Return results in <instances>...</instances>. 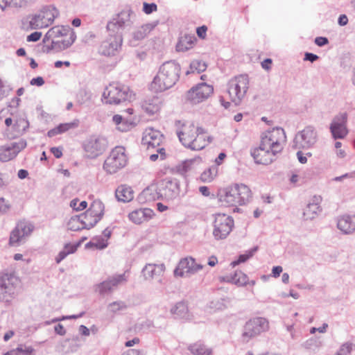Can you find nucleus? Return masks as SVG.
<instances>
[{
  "label": "nucleus",
  "instance_id": "1",
  "mask_svg": "<svg viewBox=\"0 0 355 355\" xmlns=\"http://www.w3.org/2000/svg\"><path fill=\"white\" fill-rule=\"evenodd\" d=\"M180 65L175 61L163 63L150 83V88L154 92H162L172 87L178 81L180 74Z\"/></svg>",
  "mask_w": 355,
  "mask_h": 355
},
{
  "label": "nucleus",
  "instance_id": "2",
  "mask_svg": "<svg viewBox=\"0 0 355 355\" xmlns=\"http://www.w3.org/2000/svg\"><path fill=\"white\" fill-rule=\"evenodd\" d=\"M251 198L252 192L247 185L236 184L223 191L220 196V200L229 206H235L245 205Z\"/></svg>",
  "mask_w": 355,
  "mask_h": 355
},
{
  "label": "nucleus",
  "instance_id": "3",
  "mask_svg": "<svg viewBox=\"0 0 355 355\" xmlns=\"http://www.w3.org/2000/svg\"><path fill=\"white\" fill-rule=\"evenodd\" d=\"M132 92L129 87L119 83H113L106 87L103 98L107 104L118 105L132 99Z\"/></svg>",
  "mask_w": 355,
  "mask_h": 355
},
{
  "label": "nucleus",
  "instance_id": "4",
  "mask_svg": "<svg viewBox=\"0 0 355 355\" xmlns=\"http://www.w3.org/2000/svg\"><path fill=\"white\" fill-rule=\"evenodd\" d=\"M17 279L8 274L0 275V304L8 308L18 295Z\"/></svg>",
  "mask_w": 355,
  "mask_h": 355
},
{
  "label": "nucleus",
  "instance_id": "5",
  "mask_svg": "<svg viewBox=\"0 0 355 355\" xmlns=\"http://www.w3.org/2000/svg\"><path fill=\"white\" fill-rule=\"evenodd\" d=\"M134 12L130 8H125L119 13L113 15L107 22L106 29L107 33H121L124 30H128L133 24Z\"/></svg>",
  "mask_w": 355,
  "mask_h": 355
},
{
  "label": "nucleus",
  "instance_id": "6",
  "mask_svg": "<svg viewBox=\"0 0 355 355\" xmlns=\"http://www.w3.org/2000/svg\"><path fill=\"white\" fill-rule=\"evenodd\" d=\"M286 142V132L283 128L279 127L266 130L261 135V143L262 145L277 154L282 153Z\"/></svg>",
  "mask_w": 355,
  "mask_h": 355
},
{
  "label": "nucleus",
  "instance_id": "7",
  "mask_svg": "<svg viewBox=\"0 0 355 355\" xmlns=\"http://www.w3.org/2000/svg\"><path fill=\"white\" fill-rule=\"evenodd\" d=\"M128 158L125 150L122 146H116L110 153L103 164V169L107 173L114 174L124 168L127 164Z\"/></svg>",
  "mask_w": 355,
  "mask_h": 355
},
{
  "label": "nucleus",
  "instance_id": "8",
  "mask_svg": "<svg viewBox=\"0 0 355 355\" xmlns=\"http://www.w3.org/2000/svg\"><path fill=\"white\" fill-rule=\"evenodd\" d=\"M249 85L248 76L242 74L231 79L228 83L227 92L232 102L239 105L245 96Z\"/></svg>",
  "mask_w": 355,
  "mask_h": 355
},
{
  "label": "nucleus",
  "instance_id": "9",
  "mask_svg": "<svg viewBox=\"0 0 355 355\" xmlns=\"http://www.w3.org/2000/svg\"><path fill=\"white\" fill-rule=\"evenodd\" d=\"M58 10L53 6L42 8L38 12L32 15L29 24L31 29H40L50 26L58 15Z\"/></svg>",
  "mask_w": 355,
  "mask_h": 355
},
{
  "label": "nucleus",
  "instance_id": "10",
  "mask_svg": "<svg viewBox=\"0 0 355 355\" xmlns=\"http://www.w3.org/2000/svg\"><path fill=\"white\" fill-rule=\"evenodd\" d=\"M269 329L268 321L264 318H255L248 321L243 327L241 334V340L244 343H248L252 338Z\"/></svg>",
  "mask_w": 355,
  "mask_h": 355
},
{
  "label": "nucleus",
  "instance_id": "11",
  "mask_svg": "<svg viewBox=\"0 0 355 355\" xmlns=\"http://www.w3.org/2000/svg\"><path fill=\"white\" fill-rule=\"evenodd\" d=\"M318 141V132L312 125L306 126L299 131L293 139V148L308 150L313 148Z\"/></svg>",
  "mask_w": 355,
  "mask_h": 355
},
{
  "label": "nucleus",
  "instance_id": "12",
  "mask_svg": "<svg viewBox=\"0 0 355 355\" xmlns=\"http://www.w3.org/2000/svg\"><path fill=\"white\" fill-rule=\"evenodd\" d=\"M83 146L86 156L88 158L94 159L106 150L108 141L105 137L92 135L84 141Z\"/></svg>",
  "mask_w": 355,
  "mask_h": 355
},
{
  "label": "nucleus",
  "instance_id": "13",
  "mask_svg": "<svg viewBox=\"0 0 355 355\" xmlns=\"http://www.w3.org/2000/svg\"><path fill=\"white\" fill-rule=\"evenodd\" d=\"M234 227L233 218L225 214H216L214 221L213 236L216 240L225 239Z\"/></svg>",
  "mask_w": 355,
  "mask_h": 355
},
{
  "label": "nucleus",
  "instance_id": "14",
  "mask_svg": "<svg viewBox=\"0 0 355 355\" xmlns=\"http://www.w3.org/2000/svg\"><path fill=\"white\" fill-rule=\"evenodd\" d=\"M122 43L123 36L121 33H108L100 46L99 51L106 56L115 55L119 52Z\"/></svg>",
  "mask_w": 355,
  "mask_h": 355
},
{
  "label": "nucleus",
  "instance_id": "15",
  "mask_svg": "<svg viewBox=\"0 0 355 355\" xmlns=\"http://www.w3.org/2000/svg\"><path fill=\"white\" fill-rule=\"evenodd\" d=\"M203 266L196 263V260L191 257L181 259L173 271L176 277H189L202 269Z\"/></svg>",
  "mask_w": 355,
  "mask_h": 355
},
{
  "label": "nucleus",
  "instance_id": "16",
  "mask_svg": "<svg viewBox=\"0 0 355 355\" xmlns=\"http://www.w3.org/2000/svg\"><path fill=\"white\" fill-rule=\"evenodd\" d=\"M347 119V112H340L333 118L329 130L334 139H343L348 135Z\"/></svg>",
  "mask_w": 355,
  "mask_h": 355
},
{
  "label": "nucleus",
  "instance_id": "17",
  "mask_svg": "<svg viewBox=\"0 0 355 355\" xmlns=\"http://www.w3.org/2000/svg\"><path fill=\"white\" fill-rule=\"evenodd\" d=\"M211 85L202 83L193 87L187 94V101L191 104H198L208 98L213 93Z\"/></svg>",
  "mask_w": 355,
  "mask_h": 355
},
{
  "label": "nucleus",
  "instance_id": "18",
  "mask_svg": "<svg viewBox=\"0 0 355 355\" xmlns=\"http://www.w3.org/2000/svg\"><path fill=\"white\" fill-rule=\"evenodd\" d=\"M34 227L26 222H19L11 232L9 243L12 246H18L24 243L33 230Z\"/></svg>",
  "mask_w": 355,
  "mask_h": 355
},
{
  "label": "nucleus",
  "instance_id": "19",
  "mask_svg": "<svg viewBox=\"0 0 355 355\" xmlns=\"http://www.w3.org/2000/svg\"><path fill=\"white\" fill-rule=\"evenodd\" d=\"M180 182L175 178H165L162 181L160 193L162 199L171 200L180 196Z\"/></svg>",
  "mask_w": 355,
  "mask_h": 355
},
{
  "label": "nucleus",
  "instance_id": "20",
  "mask_svg": "<svg viewBox=\"0 0 355 355\" xmlns=\"http://www.w3.org/2000/svg\"><path fill=\"white\" fill-rule=\"evenodd\" d=\"M277 155L275 151L263 146L261 143L258 148L251 150V155L255 162L259 164L268 165L271 164L276 159Z\"/></svg>",
  "mask_w": 355,
  "mask_h": 355
},
{
  "label": "nucleus",
  "instance_id": "21",
  "mask_svg": "<svg viewBox=\"0 0 355 355\" xmlns=\"http://www.w3.org/2000/svg\"><path fill=\"white\" fill-rule=\"evenodd\" d=\"M26 141L20 139L17 142H13L9 146L0 147V161L2 162H8L15 158L17 154L26 147Z\"/></svg>",
  "mask_w": 355,
  "mask_h": 355
},
{
  "label": "nucleus",
  "instance_id": "22",
  "mask_svg": "<svg viewBox=\"0 0 355 355\" xmlns=\"http://www.w3.org/2000/svg\"><path fill=\"white\" fill-rule=\"evenodd\" d=\"M127 281L125 273L114 275L103 282L96 284L95 291L101 295H105L112 291L114 288L119 285L125 283Z\"/></svg>",
  "mask_w": 355,
  "mask_h": 355
},
{
  "label": "nucleus",
  "instance_id": "23",
  "mask_svg": "<svg viewBox=\"0 0 355 355\" xmlns=\"http://www.w3.org/2000/svg\"><path fill=\"white\" fill-rule=\"evenodd\" d=\"M164 263H147L141 270L142 275L146 280L158 279L159 284H163L162 277L165 271Z\"/></svg>",
  "mask_w": 355,
  "mask_h": 355
},
{
  "label": "nucleus",
  "instance_id": "24",
  "mask_svg": "<svg viewBox=\"0 0 355 355\" xmlns=\"http://www.w3.org/2000/svg\"><path fill=\"white\" fill-rule=\"evenodd\" d=\"M163 140L162 134L153 128H147L144 132L142 144L147 147L148 150L159 148Z\"/></svg>",
  "mask_w": 355,
  "mask_h": 355
},
{
  "label": "nucleus",
  "instance_id": "25",
  "mask_svg": "<svg viewBox=\"0 0 355 355\" xmlns=\"http://www.w3.org/2000/svg\"><path fill=\"white\" fill-rule=\"evenodd\" d=\"M198 127L193 123H185L182 125V130L177 132L180 141L183 146L188 148L196 136Z\"/></svg>",
  "mask_w": 355,
  "mask_h": 355
},
{
  "label": "nucleus",
  "instance_id": "26",
  "mask_svg": "<svg viewBox=\"0 0 355 355\" xmlns=\"http://www.w3.org/2000/svg\"><path fill=\"white\" fill-rule=\"evenodd\" d=\"M197 132L196 136L193 139L192 142L188 147V148L193 150H202L212 141L211 137L206 135V132L202 128L198 127Z\"/></svg>",
  "mask_w": 355,
  "mask_h": 355
},
{
  "label": "nucleus",
  "instance_id": "27",
  "mask_svg": "<svg viewBox=\"0 0 355 355\" xmlns=\"http://www.w3.org/2000/svg\"><path fill=\"white\" fill-rule=\"evenodd\" d=\"M338 228L346 234L355 231V215H343L338 219Z\"/></svg>",
  "mask_w": 355,
  "mask_h": 355
},
{
  "label": "nucleus",
  "instance_id": "28",
  "mask_svg": "<svg viewBox=\"0 0 355 355\" xmlns=\"http://www.w3.org/2000/svg\"><path fill=\"white\" fill-rule=\"evenodd\" d=\"M320 196H314L311 201L306 205L304 209L303 215L305 220H312L320 212Z\"/></svg>",
  "mask_w": 355,
  "mask_h": 355
},
{
  "label": "nucleus",
  "instance_id": "29",
  "mask_svg": "<svg viewBox=\"0 0 355 355\" xmlns=\"http://www.w3.org/2000/svg\"><path fill=\"white\" fill-rule=\"evenodd\" d=\"M153 211L148 208L136 209L129 214V219L136 224H140L152 218Z\"/></svg>",
  "mask_w": 355,
  "mask_h": 355
},
{
  "label": "nucleus",
  "instance_id": "30",
  "mask_svg": "<svg viewBox=\"0 0 355 355\" xmlns=\"http://www.w3.org/2000/svg\"><path fill=\"white\" fill-rule=\"evenodd\" d=\"M248 277L241 271H236L233 275H225L220 277L221 282L234 284L241 286L246 285Z\"/></svg>",
  "mask_w": 355,
  "mask_h": 355
},
{
  "label": "nucleus",
  "instance_id": "31",
  "mask_svg": "<svg viewBox=\"0 0 355 355\" xmlns=\"http://www.w3.org/2000/svg\"><path fill=\"white\" fill-rule=\"evenodd\" d=\"M197 39L193 34H184L179 38L178 42L176 45V50L178 51H187L191 49Z\"/></svg>",
  "mask_w": 355,
  "mask_h": 355
},
{
  "label": "nucleus",
  "instance_id": "32",
  "mask_svg": "<svg viewBox=\"0 0 355 355\" xmlns=\"http://www.w3.org/2000/svg\"><path fill=\"white\" fill-rule=\"evenodd\" d=\"M115 196L118 201L128 202L134 198V193L132 188L125 184H121L115 191Z\"/></svg>",
  "mask_w": 355,
  "mask_h": 355
},
{
  "label": "nucleus",
  "instance_id": "33",
  "mask_svg": "<svg viewBox=\"0 0 355 355\" xmlns=\"http://www.w3.org/2000/svg\"><path fill=\"white\" fill-rule=\"evenodd\" d=\"M159 24L158 21H154L139 27L133 32V38L137 41L144 39Z\"/></svg>",
  "mask_w": 355,
  "mask_h": 355
},
{
  "label": "nucleus",
  "instance_id": "34",
  "mask_svg": "<svg viewBox=\"0 0 355 355\" xmlns=\"http://www.w3.org/2000/svg\"><path fill=\"white\" fill-rule=\"evenodd\" d=\"M160 193V188L158 189L157 187L152 184L145 189L139 196V200L144 199L146 201H153L162 198Z\"/></svg>",
  "mask_w": 355,
  "mask_h": 355
},
{
  "label": "nucleus",
  "instance_id": "35",
  "mask_svg": "<svg viewBox=\"0 0 355 355\" xmlns=\"http://www.w3.org/2000/svg\"><path fill=\"white\" fill-rule=\"evenodd\" d=\"M71 32H73V30L69 26H54L50 28L46 33L44 42H45L46 40H49L50 38L67 36Z\"/></svg>",
  "mask_w": 355,
  "mask_h": 355
},
{
  "label": "nucleus",
  "instance_id": "36",
  "mask_svg": "<svg viewBox=\"0 0 355 355\" xmlns=\"http://www.w3.org/2000/svg\"><path fill=\"white\" fill-rule=\"evenodd\" d=\"M79 125V121L78 119L73 120L72 122L60 123L55 128L48 131L47 135L49 137H53L57 135L62 134L71 129L76 128Z\"/></svg>",
  "mask_w": 355,
  "mask_h": 355
},
{
  "label": "nucleus",
  "instance_id": "37",
  "mask_svg": "<svg viewBox=\"0 0 355 355\" xmlns=\"http://www.w3.org/2000/svg\"><path fill=\"white\" fill-rule=\"evenodd\" d=\"M160 105V99L154 96L145 101L142 104V108L146 113L154 114L159 110Z\"/></svg>",
  "mask_w": 355,
  "mask_h": 355
},
{
  "label": "nucleus",
  "instance_id": "38",
  "mask_svg": "<svg viewBox=\"0 0 355 355\" xmlns=\"http://www.w3.org/2000/svg\"><path fill=\"white\" fill-rule=\"evenodd\" d=\"M104 209L105 207L103 203L99 200H95L87 211V214H92L95 218H99V220H101L104 215Z\"/></svg>",
  "mask_w": 355,
  "mask_h": 355
},
{
  "label": "nucleus",
  "instance_id": "39",
  "mask_svg": "<svg viewBox=\"0 0 355 355\" xmlns=\"http://www.w3.org/2000/svg\"><path fill=\"white\" fill-rule=\"evenodd\" d=\"M68 35H69L68 39H64L60 41H56V42L53 41L52 42L53 48L58 49L59 51H62V50H65L67 48H69V46H71L76 39V33L73 31V32H71V33H69Z\"/></svg>",
  "mask_w": 355,
  "mask_h": 355
},
{
  "label": "nucleus",
  "instance_id": "40",
  "mask_svg": "<svg viewBox=\"0 0 355 355\" xmlns=\"http://www.w3.org/2000/svg\"><path fill=\"white\" fill-rule=\"evenodd\" d=\"M188 349L194 355H210L212 352L200 342L189 345Z\"/></svg>",
  "mask_w": 355,
  "mask_h": 355
},
{
  "label": "nucleus",
  "instance_id": "41",
  "mask_svg": "<svg viewBox=\"0 0 355 355\" xmlns=\"http://www.w3.org/2000/svg\"><path fill=\"white\" fill-rule=\"evenodd\" d=\"M83 227L87 230L92 228L99 221V218H95L92 214H87V211L80 214Z\"/></svg>",
  "mask_w": 355,
  "mask_h": 355
},
{
  "label": "nucleus",
  "instance_id": "42",
  "mask_svg": "<svg viewBox=\"0 0 355 355\" xmlns=\"http://www.w3.org/2000/svg\"><path fill=\"white\" fill-rule=\"evenodd\" d=\"M35 349L31 346L19 345L16 349H12L3 355H33Z\"/></svg>",
  "mask_w": 355,
  "mask_h": 355
},
{
  "label": "nucleus",
  "instance_id": "43",
  "mask_svg": "<svg viewBox=\"0 0 355 355\" xmlns=\"http://www.w3.org/2000/svg\"><path fill=\"white\" fill-rule=\"evenodd\" d=\"M258 247H254L252 249L248 250L245 252V253L243 254H240L238 257V259L234 261H232L230 265L234 268L236 266L245 262L247 260H248L250 258H251L254 253L257 251Z\"/></svg>",
  "mask_w": 355,
  "mask_h": 355
},
{
  "label": "nucleus",
  "instance_id": "44",
  "mask_svg": "<svg viewBox=\"0 0 355 355\" xmlns=\"http://www.w3.org/2000/svg\"><path fill=\"white\" fill-rule=\"evenodd\" d=\"M173 315L177 318H184L187 313V307L183 302L177 303L171 310Z\"/></svg>",
  "mask_w": 355,
  "mask_h": 355
},
{
  "label": "nucleus",
  "instance_id": "45",
  "mask_svg": "<svg viewBox=\"0 0 355 355\" xmlns=\"http://www.w3.org/2000/svg\"><path fill=\"white\" fill-rule=\"evenodd\" d=\"M108 243L107 239H104L103 236H99L94 238L91 241L86 244V248H89L90 246H94L97 249L103 250L107 248Z\"/></svg>",
  "mask_w": 355,
  "mask_h": 355
},
{
  "label": "nucleus",
  "instance_id": "46",
  "mask_svg": "<svg viewBox=\"0 0 355 355\" xmlns=\"http://www.w3.org/2000/svg\"><path fill=\"white\" fill-rule=\"evenodd\" d=\"M68 229L71 231H79L85 229L82 224L81 218L80 215H76L72 216L67 224Z\"/></svg>",
  "mask_w": 355,
  "mask_h": 355
},
{
  "label": "nucleus",
  "instance_id": "47",
  "mask_svg": "<svg viewBox=\"0 0 355 355\" xmlns=\"http://www.w3.org/2000/svg\"><path fill=\"white\" fill-rule=\"evenodd\" d=\"M217 168L215 167L209 168L205 171L200 175V179L202 182H209L214 180L216 176Z\"/></svg>",
  "mask_w": 355,
  "mask_h": 355
},
{
  "label": "nucleus",
  "instance_id": "48",
  "mask_svg": "<svg viewBox=\"0 0 355 355\" xmlns=\"http://www.w3.org/2000/svg\"><path fill=\"white\" fill-rule=\"evenodd\" d=\"M24 0H0V8L4 10L7 7H21Z\"/></svg>",
  "mask_w": 355,
  "mask_h": 355
},
{
  "label": "nucleus",
  "instance_id": "49",
  "mask_svg": "<svg viewBox=\"0 0 355 355\" xmlns=\"http://www.w3.org/2000/svg\"><path fill=\"white\" fill-rule=\"evenodd\" d=\"M226 307L224 299L212 300L209 304V308L213 311H222L226 309Z\"/></svg>",
  "mask_w": 355,
  "mask_h": 355
},
{
  "label": "nucleus",
  "instance_id": "50",
  "mask_svg": "<svg viewBox=\"0 0 355 355\" xmlns=\"http://www.w3.org/2000/svg\"><path fill=\"white\" fill-rule=\"evenodd\" d=\"M92 99V93L86 89H81L77 95V100L80 104H85Z\"/></svg>",
  "mask_w": 355,
  "mask_h": 355
},
{
  "label": "nucleus",
  "instance_id": "51",
  "mask_svg": "<svg viewBox=\"0 0 355 355\" xmlns=\"http://www.w3.org/2000/svg\"><path fill=\"white\" fill-rule=\"evenodd\" d=\"M353 344L349 342L343 343L334 355H351Z\"/></svg>",
  "mask_w": 355,
  "mask_h": 355
},
{
  "label": "nucleus",
  "instance_id": "52",
  "mask_svg": "<svg viewBox=\"0 0 355 355\" xmlns=\"http://www.w3.org/2000/svg\"><path fill=\"white\" fill-rule=\"evenodd\" d=\"M87 206L86 201H82L79 202V200L77 198L73 199L70 202V207L76 211H82L85 209Z\"/></svg>",
  "mask_w": 355,
  "mask_h": 355
},
{
  "label": "nucleus",
  "instance_id": "53",
  "mask_svg": "<svg viewBox=\"0 0 355 355\" xmlns=\"http://www.w3.org/2000/svg\"><path fill=\"white\" fill-rule=\"evenodd\" d=\"M190 68L192 71L196 70L198 73H200L205 70L206 65L204 62H201L199 60H193L190 64Z\"/></svg>",
  "mask_w": 355,
  "mask_h": 355
},
{
  "label": "nucleus",
  "instance_id": "54",
  "mask_svg": "<svg viewBox=\"0 0 355 355\" xmlns=\"http://www.w3.org/2000/svg\"><path fill=\"white\" fill-rule=\"evenodd\" d=\"M11 89L10 87L6 85L0 78V101L8 96Z\"/></svg>",
  "mask_w": 355,
  "mask_h": 355
},
{
  "label": "nucleus",
  "instance_id": "55",
  "mask_svg": "<svg viewBox=\"0 0 355 355\" xmlns=\"http://www.w3.org/2000/svg\"><path fill=\"white\" fill-rule=\"evenodd\" d=\"M135 126V123L133 122L128 121V120H124L121 124L117 126V128L121 132H126L130 130Z\"/></svg>",
  "mask_w": 355,
  "mask_h": 355
},
{
  "label": "nucleus",
  "instance_id": "56",
  "mask_svg": "<svg viewBox=\"0 0 355 355\" xmlns=\"http://www.w3.org/2000/svg\"><path fill=\"white\" fill-rule=\"evenodd\" d=\"M125 307L122 302H114L109 304L108 309L112 313H116L118 311L123 309Z\"/></svg>",
  "mask_w": 355,
  "mask_h": 355
},
{
  "label": "nucleus",
  "instance_id": "57",
  "mask_svg": "<svg viewBox=\"0 0 355 355\" xmlns=\"http://www.w3.org/2000/svg\"><path fill=\"white\" fill-rule=\"evenodd\" d=\"M157 8V6L155 3H146V2L144 3L143 11L146 14H150V13L156 11Z\"/></svg>",
  "mask_w": 355,
  "mask_h": 355
},
{
  "label": "nucleus",
  "instance_id": "58",
  "mask_svg": "<svg viewBox=\"0 0 355 355\" xmlns=\"http://www.w3.org/2000/svg\"><path fill=\"white\" fill-rule=\"evenodd\" d=\"M157 153L155 154H152L150 155V159L152 162H155L158 157V154H160V157L162 159H164L165 158V153H164V148H158L157 149Z\"/></svg>",
  "mask_w": 355,
  "mask_h": 355
},
{
  "label": "nucleus",
  "instance_id": "59",
  "mask_svg": "<svg viewBox=\"0 0 355 355\" xmlns=\"http://www.w3.org/2000/svg\"><path fill=\"white\" fill-rule=\"evenodd\" d=\"M316 340L313 338H311L306 340L305 342L302 343V347L307 349H311L313 347L316 346Z\"/></svg>",
  "mask_w": 355,
  "mask_h": 355
},
{
  "label": "nucleus",
  "instance_id": "60",
  "mask_svg": "<svg viewBox=\"0 0 355 355\" xmlns=\"http://www.w3.org/2000/svg\"><path fill=\"white\" fill-rule=\"evenodd\" d=\"M41 37H42V33L35 31L27 36L26 41L27 42H37L41 38Z\"/></svg>",
  "mask_w": 355,
  "mask_h": 355
},
{
  "label": "nucleus",
  "instance_id": "61",
  "mask_svg": "<svg viewBox=\"0 0 355 355\" xmlns=\"http://www.w3.org/2000/svg\"><path fill=\"white\" fill-rule=\"evenodd\" d=\"M191 162L185 161L181 165L178 166V171L181 173L184 174L189 170Z\"/></svg>",
  "mask_w": 355,
  "mask_h": 355
},
{
  "label": "nucleus",
  "instance_id": "62",
  "mask_svg": "<svg viewBox=\"0 0 355 355\" xmlns=\"http://www.w3.org/2000/svg\"><path fill=\"white\" fill-rule=\"evenodd\" d=\"M15 125H17L18 128L21 127V130L23 132H25L29 126V123L26 119H20L17 121Z\"/></svg>",
  "mask_w": 355,
  "mask_h": 355
},
{
  "label": "nucleus",
  "instance_id": "63",
  "mask_svg": "<svg viewBox=\"0 0 355 355\" xmlns=\"http://www.w3.org/2000/svg\"><path fill=\"white\" fill-rule=\"evenodd\" d=\"M30 84L31 85H37L38 87H41L44 84V78L41 76H38L36 78H33Z\"/></svg>",
  "mask_w": 355,
  "mask_h": 355
},
{
  "label": "nucleus",
  "instance_id": "64",
  "mask_svg": "<svg viewBox=\"0 0 355 355\" xmlns=\"http://www.w3.org/2000/svg\"><path fill=\"white\" fill-rule=\"evenodd\" d=\"M122 355H146V353L143 350L138 349H129Z\"/></svg>",
  "mask_w": 355,
  "mask_h": 355
}]
</instances>
